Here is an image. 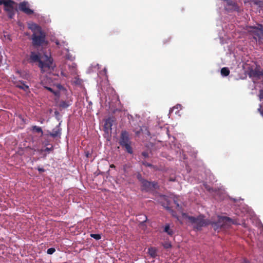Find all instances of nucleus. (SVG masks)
I'll list each match as a JSON object with an SVG mask.
<instances>
[{
  "label": "nucleus",
  "mask_w": 263,
  "mask_h": 263,
  "mask_svg": "<svg viewBox=\"0 0 263 263\" xmlns=\"http://www.w3.org/2000/svg\"><path fill=\"white\" fill-rule=\"evenodd\" d=\"M183 216L187 218L189 221L192 224H194V228L200 230L202 227H206L210 225V220L204 219L203 215H199L195 217L194 216H188L186 214H183Z\"/></svg>",
  "instance_id": "f257e3e1"
},
{
  "label": "nucleus",
  "mask_w": 263,
  "mask_h": 263,
  "mask_svg": "<svg viewBox=\"0 0 263 263\" xmlns=\"http://www.w3.org/2000/svg\"><path fill=\"white\" fill-rule=\"evenodd\" d=\"M234 223L232 219L226 216L218 217L217 221H210V224L212 226L215 230L220 229H225L230 226L231 223Z\"/></svg>",
  "instance_id": "f03ea898"
},
{
  "label": "nucleus",
  "mask_w": 263,
  "mask_h": 263,
  "mask_svg": "<svg viewBox=\"0 0 263 263\" xmlns=\"http://www.w3.org/2000/svg\"><path fill=\"white\" fill-rule=\"evenodd\" d=\"M119 143L122 147L125 148L128 153L130 154L133 153L131 141L129 138V134L127 131H122Z\"/></svg>",
  "instance_id": "7ed1b4c3"
},
{
  "label": "nucleus",
  "mask_w": 263,
  "mask_h": 263,
  "mask_svg": "<svg viewBox=\"0 0 263 263\" xmlns=\"http://www.w3.org/2000/svg\"><path fill=\"white\" fill-rule=\"evenodd\" d=\"M15 2L12 0H0V5H4V10L7 13L8 17L12 19L15 15L16 10L13 5Z\"/></svg>",
  "instance_id": "20e7f679"
},
{
  "label": "nucleus",
  "mask_w": 263,
  "mask_h": 263,
  "mask_svg": "<svg viewBox=\"0 0 263 263\" xmlns=\"http://www.w3.org/2000/svg\"><path fill=\"white\" fill-rule=\"evenodd\" d=\"M39 67L41 68V71L44 72L53 70L55 65L53 64L52 58L46 57V60L45 61H41L40 62Z\"/></svg>",
  "instance_id": "39448f33"
},
{
  "label": "nucleus",
  "mask_w": 263,
  "mask_h": 263,
  "mask_svg": "<svg viewBox=\"0 0 263 263\" xmlns=\"http://www.w3.org/2000/svg\"><path fill=\"white\" fill-rule=\"evenodd\" d=\"M46 35L41 30L40 34L33 33L32 35V45L34 46H40L45 42Z\"/></svg>",
  "instance_id": "423d86ee"
},
{
  "label": "nucleus",
  "mask_w": 263,
  "mask_h": 263,
  "mask_svg": "<svg viewBox=\"0 0 263 263\" xmlns=\"http://www.w3.org/2000/svg\"><path fill=\"white\" fill-rule=\"evenodd\" d=\"M248 31L254 35V38H261L263 35V28L261 25H259L258 27H249Z\"/></svg>",
  "instance_id": "0eeeda50"
},
{
  "label": "nucleus",
  "mask_w": 263,
  "mask_h": 263,
  "mask_svg": "<svg viewBox=\"0 0 263 263\" xmlns=\"http://www.w3.org/2000/svg\"><path fill=\"white\" fill-rule=\"evenodd\" d=\"M142 190L146 192L152 191L158 187V184L156 182H149L146 180H142Z\"/></svg>",
  "instance_id": "6e6552de"
},
{
  "label": "nucleus",
  "mask_w": 263,
  "mask_h": 263,
  "mask_svg": "<svg viewBox=\"0 0 263 263\" xmlns=\"http://www.w3.org/2000/svg\"><path fill=\"white\" fill-rule=\"evenodd\" d=\"M248 75L250 78H255L260 79L263 77V70H260L258 68L250 69L248 71Z\"/></svg>",
  "instance_id": "1a4fd4ad"
},
{
  "label": "nucleus",
  "mask_w": 263,
  "mask_h": 263,
  "mask_svg": "<svg viewBox=\"0 0 263 263\" xmlns=\"http://www.w3.org/2000/svg\"><path fill=\"white\" fill-rule=\"evenodd\" d=\"M114 120L113 118L109 117L105 120L104 125V131L105 133L109 134L111 132V127L113 125Z\"/></svg>",
  "instance_id": "9d476101"
},
{
  "label": "nucleus",
  "mask_w": 263,
  "mask_h": 263,
  "mask_svg": "<svg viewBox=\"0 0 263 263\" xmlns=\"http://www.w3.org/2000/svg\"><path fill=\"white\" fill-rule=\"evenodd\" d=\"M14 84L16 87L23 90L26 92H29V86L26 85V82L23 81H16L14 82Z\"/></svg>",
  "instance_id": "9b49d317"
},
{
  "label": "nucleus",
  "mask_w": 263,
  "mask_h": 263,
  "mask_svg": "<svg viewBox=\"0 0 263 263\" xmlns=\"http://www.w3.org/2000/svg\"><path fill=\"white\" fill-rule=\"evenodd\" d=\"M18 8L20 10L23 11L25 13L30 15L33 13V11L30 9L28 7V4L27 2H22L19 4Z\"/></svg>",
  "instance_id": "f8f14e48"
},
{
  "label": "nucleus",
  "mask_w": 263,
  "mask_h": 263,
  "mask_svg": "<svg viewBox=\"0 0 263 263\" xmlns=\"http://www.w3.org/2000/svg\"><path fill=\"white\" fill-rule=\"evenodd\" d=\"M28 61L30 63L38 62L39 64H40V62L41 61L40 54L34 51H31Z\"/></svg>",
  "instance_id": "ddd939ff"
},
{
  "label": "nucleus",
  "mask_w": 263,
  "mask_h": 263,
  "mask_svg": "<svg viewBox=\"0 0 263 263\" xmlns=\"http://www.w3.org/2000/svg\"><path fill=\"white\" fill-rule=\"evenodd\" d=\"M48 135L53 138H55L58 136H60L61 134V129L59 127V126H57L55 128H54L52 132L48 131Z\"/></svg>",
  "instance_id": "4468645a"
},
{
  "label": "nucleus",
  "mask_w": 263,
  "mask_h": 263,
  "mask_svg": "<svg viewBox=\"0 0 263 263\" xmlns=\"http://www.w3.org/2000/svg\"><path fill=\"white\" fill-rule=\"evenodd\" d=\"M164 198L165 199V200H166V203H167V205L165 206L164 205V204H163L162 205L167 210H168L171 213V214L172 215V216L174 217H177V215H176V212L173 210L171 208L170 206V202L169 201L167 200V199L165 197H164Z\"/></svg>",
  "instance_id": "2eb2a0df"
},
{
  "label": "nucleus",
  "mask_w": 263,
  "mask_h": 263,
  "mask_svg": "<svg viewBox=\"0 0 263 263\" xmlns=\"http://www.w3.org/2000/svg\"><path fill=\"white\" fill-rule=\"evenodd\" d=\"M148 253L153 258H155L157 256V250L155 248L151 247L149 248Z\"/></svg>",
  "instance_id": "dca6fc26"
},
{
  "label": "nucleus",
  "mask_w": 263,
  "mask_h": 263,
  "mask_svg": "<svg viewBox=\"0 0 263 263\" xmlns=\"http://www.w3.org/2000/svg\"><path fill=\"white\" fill-rule=\"evenodd\" d=\"M227 2V5L229 6L232 7L231 8V10H236L238 8V6L236 4L231 0H226Z\"/></svg>",
  "instance_id": "f3484780"
},
{
  "label": "nucleus",
  "mask_w": 263,
  "mask_h": 263,
  "mask_svg": "<svg viewBox=\"0 0 263 263\" xmlns=\"http://www.w3.org/2000/svg\"><path fill=\"white\" fill-rule=\"evenodd\" d=\"M164 232L170 236H172L174 234V231L173 230L170 229L169 224L165 225L164 229Z\"/></svg>",
  "instance_id": "a211bd4d"
},
{
  "label": "nucleus",
  "mask_w": 263,
  "mask_h": 263,
  "mask_svg": "<svg viewBox=\"0 0 263 263\" xmlns=\"http://www.w3.org/2000/svg\"><path fill=\"white\" fill-rule=\"evenodd\" d=\"M221 74L224 77H227L230 74V70L228 67H223L221 69Z\"/></svg>",
  "instance_id": "6ab92c4d"
},
{
  "label": "nucleus",
  "mask_w": 263,
  "mask_h": 263,
  "mask_svg": "<svg viewBox=\"0 0 263 263\" xmlns=\"http://www.w3.org/2000/svg\"><path fill=\"white\" fill-rule=\"evenodd\" d=\"M32 130L33 132L37 133H41V136L43 135V132L42 128L39 126H37L36 125L33 126L32 127Z\"/></svg>",
  "instance_id": "aec40b11"
},
{
  "label": "nucleus",
  "mask_w": 263,
  "mask_h": 263,
  "mask_svg": "<svg viewBox=\"0 0 263 263\" xmlns=\"http://www.w3.org/2000/svg\"><path fill=\"white\" fill-rule=\"evenodd\" d=\"M69 106V104H68V103L64 101H61L59 104V106L62 108H66Z\"/></svg>",
  "instance_id": "412c9836"
},
{
  "label": "nucleus",
  "mask_w": 263,
  "mask_h": 263,
  "mask_svg": "<svg viewBox=\"0 0 263 263\" xmlns=\"http://www.w3.org/2000/svg\"><path fill=\"white\" fill-rule=\"evenodd\" d=\"M90 237L96 240H99L101 238V236L99 234H90Z\"/></svg>",
  "instance_id": "4be33fe9"
},
{
  "label": "nucleus",
  "mask_w": 263,
  "mask_h": 263,
  "mask_svg": "<svg viewBox=\"0 0 263 263\" xmlns=\"http://www.w3.org/2000/svg\"><path fill=\"white\" fill-rule=\"evenodd\" d=\"M55 43L59 47H60L61 46H64L65 44H67L66 42L62 41V43H60V41L58 40H56L55 41Z\"/></svg>",
  "instance_id": "5701e85b"
},
{
  "label": "nucleus",
  "mask_w": 263,
  "mask_h": 263,
  "mask_svg": "<svg viewBox=\"0 0 263 263\" xmlns=\"http://www.w3.org/2000/svg\"><path fill=\"white\" fill-rule=\"evenodd\" d=\"M163 246L165 249H169L172 247V245L170 242H165L163 243Z\"/></svg>",
  "instance_id": "b1692460"
},
{
  "label": "nucleus",
  "mask_w": 263,
  "mask_h": 263,
  "mask_svg": "<svg viewBox=\"0 0 263 263\" xmlns=\"http://www.w3.org/2000/svg\"><path fill=\"white\" fill-rule=\"evenodd\" d=\"M55 251V249L54 248H50L48 249L47 251V253L48 254H52Z\"/></svg>",
  "instance_id": "393cba45"
},
{
  "label": "nucleus",
  "mask_w": 263,
  "mask_h": 263,
  "mask_svg": "<svg viewBox=\"0 0 263 263\" xmlns=\"http://www.w3.org/2000/svg\"><path fill=\"white\" fill-rule=\"evenodd\" d=\"M53 150V147L52 145L50 147H46L44 150L45 152H47L48 154Z\"/></svg>",
  "instance_id": "a878e982"
},
{
  "label": "nucleus",
  "mask_w": 263,
  "mask_h": 263,
  "mask_svg": "<svg viewBox=\"0 0 263 263\" xmlns=\"http://www.w3.org/2000/svg\"><path fill=\"white\" fill-rule=\"evenodd\" d=\"M142 163L143 165H145L146 166L151 167L153 166L152 164L147 162L146 161H142Z\"/></svg>",
  "instance_id": "bb28decb"
},
{
  "label": "nucleus",
  "mask_w": 263,
  "mask_h": 263,
  "mask_svg": "<svg viewBox=\"0 0 263 263\" xmlns=\"http://www.w3.org/2000/svg\"><path fill=\"white\" fill-rule=\"evenodd\" d=\"M140 216V218L142 219V222H145L147 220V217L145 215H139Z\"/></svg>",
  "instance_id": "cd10ccee"
},
{
  "label": "nucleus",
  "mask_w": 263,
  "mask_h": 263,
  "mask_svg": "<svg viewBox=\"0 0 263 263\" xmlns=\"http://www.w3.org/2000/svg\"><path fill=\"white\" fill-rule=\"evenodd\" d=\"M259 98L260 100L263 99V89H260L259 91Z\"/></svg>",
  "instance_id": "c85d7f7f"
},
{
  "label": "nucleus",
  "mask_w": 263,
  "mask_h": 263,
  "mask_svg": "<svg viewBox=\"0 0 263 263\" xmlns=\"http://www.w3.org/2000/svg\"><path fill=\"white\" fill-rule=\"evenodd\" d=\"M258 111L260 113V115L263 117V108L261 109V105L260 106V107L258 108Z\"/></svg>",
  "instance_id": "c756f323"
},
{
  "label": "nucleus",
  "mask_w": 263,
  "mask_h": 263,
  "mask_svg": "<svg viewBox=\"0 0 263 263\" xmlns=\"http://www.w3.org/2000/svg\"><path fill=\"white\" fill-rule=\"evenodd\" d=\"M46 89L48 90L49 91H50V92L53 93H55V92L53 90L52 88H51V87H45Z\"/></svg>",
  "instance_id": "7c9ffc66"
},
{
  "label": "nucleus",
  "mask_w": 263,
  "mask_h": 263,
  "mask_svg": "<svg viewBox=\"0 0 263 263\" xmlns=\"http://www.w3.org/2000/svg\"><path fill=\"white\" fill-rule=\"evenodd\" d=\"M174 202H175V203L176 204L177 207L178 208V210H181V206H180L179 204L176 201H174Z\"/></svg>",
  "instance_id": "2f4dec72"
},
{
  "label": "nucleus",
  "mask_w": 263,
  "mask_h": 263,
  "mask_svg": "<svg viewBox=\"0 0 263 263\" xmlns=\"http://www.w3.org/2000/svg\"><path fill=\"white\" fill-rule=\"evenodd\" d=\"M174 202H175V203L176 204L177 207L178 208V210H181V206H180L179 204L176 201H174Z\"/></svg>",
  "instance_id": "473e14b6"
},
{
  "label": "nucleus",
  "mask_w": 263,
  "mask_h": 263,
  "mask_svg": "<svg viewBox=\"0 0 263 263\" xmlns=\"http://www.w3.org/2000/svg\"><path fill=\"white\" fill-rule=\"evenodd\" d=\"M138 179L141 182V183H142V180H144V179L142 178L141 175H139L138 176Z\"/></svg>",
  "instance_id": "72a5a7b5"
},
{
  "label": "nucleus",
  "mask_w": 263,
  "mask_h": 263,
  "mask_svg": "<svg viewBox=\"0 0 263 263\" xmlns=\"http://www.w3.org/2000/svg\"><path fill=\"white\" fill-rule=\"evenodd\" d=\"M142 155L143 156H144L145 158L148 157V154L146 152H143L142 153Z\"/></svg>",
  "instance_id": "f704fd0d"
},
{
  "label": "nucleus",
  "mask_w": 263,
  "mask_h": 263,
  "mask_svg": "<svg viewBox=\"0 0 263 263\" xmlns=\"http://www.w3.org/2000/svg\"><path fill=\"white\" fill-rule=\"evenodd\" d=\"M38 171L40 172H45V169L43 168H40V167H39L37 168Z\"/></svg>",
  "instance_id": "c9c22d12"
},
{
  "label": "nucleus",
  "mask_w": 263,
  "mask_h": 263,
  "mask_svg": "<svg viewBox=\"0 0 263 263\" xmlns=\"http://www.w3.org/2000/svg\"><path fill=\"white\" fill-rule=\"evenodd\" d=\"M205 188L207 190H208L209 191H211V188L209 186H205Z\"/></svg>",
  "instance_id": "e433bc0d"
},
{
  "label": "nucleus",
  "mask_w": 263,
  "mask_h": 263,
  "mask_svg": "<svg viewBox=\"0 0 263 263\" xmlns=\"http://www.w3.org/2000/svg\"><path fill=\"white\" fill-rule=\"evenodd\" d=\"M243 263H250L249 261L248 260H247V259H245L243 260Z\"/></svg>",
  "instance_id": "4c0bfd02"
},
{
  "label": "nucleus",
  "mask_w": 263,
  "mask_h": 263,
  "mask_svg": "<svg viewBox=\"0 0 263 263\" xmlns=\"http://www.w3.org/2000/svg\"><path fill=\"white\" fill-rule=\"evenodd\" d=\"M175 180V179H173V178H170V181H174Z\"/></svg>",
  "instance_id": "58836bf2"
},
{
  "label": "nucleus",
  "mask_w": 263,
  "mask_h": 263,
  "mask_svg": "<svg viewBox=\"0 0 263 263\" xmlns=\"http://www.w3.org/2000/svg\"><path fill=\"white\" fill-rule=\"evenodd\" d=\"M110 167L111 168H115V166L114 164H111V165H110Z\"/></svg>",
  "instance_id": "ea45409f"
},
{
  "label": "nucleus",
  "mask_w": 263,
  "mask_h": 263,
  "mask_svg": "<svg viewBox=\"0 0 263 263\" xmlns=\"http://www.w3.org/2000/svg\"><path fill=\"white\" fill-rule=\"evenodd\" d=\"M178 106L180 107V105H178ZM176 108H178V105H177Z\"/></svg>",
  "instance_id": "a19ab883"
}]
</instances>
